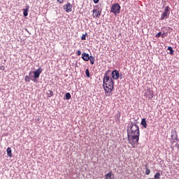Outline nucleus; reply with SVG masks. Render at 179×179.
I'll use <instances>...</instances> for the list:
<instances>
[{
    "label": "nucleus",
    "instance_id": "obj_1",
    "mask_svg": "<svg viewBox=\"0 0 179 179\" xmlns=\"http://www.w3.org/2000/svg\"><path fill=\"white\" fill-rule=\"evenodd\" d=\"M114 80L111 78H110V80L108 82H105V83L104 80H103V87L105 90L106 94L111 93L113 90H114Z\"/></svg>",
    "mask_w": 179,
    "mask_h": 179
},
{
    "label": "nucleus",
    "instance_id": "obj_2",
    "mask_svg": "<svg viewBox=\"0 0 179 179\" xmlns=\"http://www.w3.org/2000/svg\"><path fill=\"white\" fill-rule=\"evenodd\" d=\"M129 128L131 135H141V130L139 126L136 122L132 121L129 122Z\"/></svg>",
    "mask_w": 179,
    "mask_h": 179
},
{
    "label": "nucleus",
    "instance_id": "obj_3",
    "mask_svg": "<svg viewBox=\"0 0 179 179\" xmlns=\"http://www.w3.org/2000/svg\"><path fill=\"white\" fill-rule=\"evenodd\" d=\"M121 13V6H120V3H115L112 4L110 7V13H113L115 16H117V15L120 14Z\"/></svg>",
    "mask_w": 179,
    "mask_h": 179
},
{
    "label": "nucleus",
    "instance_id": "obj_4",
    "mask_svg": "<svg viewBox=\"0 0 179 179\" xmlns=\"http://www.w3.org/2000/svg\"><path fill=\"white\" fill-rule=\"evenodd\" d=\"M139 136H141V134L132 135L131 136L129 143L131 145L132 148H135V145H138L139 143Z\"/></svg>",
    "mask_w": 179,
    "mask_h": 179
},
{
    "label": "nucleus",
    "instance_id": "obj_5",
    "mask_svg": "<svg viewBox=\"0 0 179 179\" xmlns=\"http://www.w3.org/2000/svg\"><path fill=\"white\" fill-rule=\"evenodd\" d=\"M41 72H43V69L39 67L37 70L32 71L33 75V82L34 83H37L38 82V78H40V75H41Z\"/></svg>",
    "mask_w": 179,
    "mask_h": 179
},
{
    "label": "nucleus",
    "instance_id": "obj_6",
    "mask_svg": "<svg viewBox=\"0 0 179 179\" xmlns=\"http://www.w3.org/2000/svg\"><path fill=\"white\" fill-rule=\"evenodd\" d=\"M171 138L172 139V141H173V142H178V136L177 135V130H176V129H173L171 130Z\"/></svg>",
    "mask_w": 179,
    "mask_h": 179
},
{
    "label": "nucleus",
    "instance_id": "obj_7",
    "mask_svg": "<svg viewBox=\"0 0 179 179\" xmlns=\"http://www.w3.org/2000/svg\"><path fill=\"white\" fill-rule=\"evenodd\" d=\"M112 79L114 80H118L120 78V71L118 70H113L111 72Z\"/></svg>",
    "mask_w": 179,
    "mask_h": 179
},
{
    "label": "nucleus",
    "instance_id": "obj_8",
    "mask_svg": "<svg viewBox=\"0 0 179 179\" xmlns=\"http://www.w3.org/2000/svg\"><path fill=\"white\" fill-rule=\"evenodd\" d=\"M109 73H111V70H108L105 72L103 78V83H106V82H108V80H110V78L111 77H110Z\"/></svg>",
    "mask_w": 179,
    "mask_h": 179
},
{
    "label": "nucleus",
    "instance_id": "obj_9",
    "mask_svg": "<svg viewBox=\"0 0 179 179\" xmlns=\"http://www.w3.org/2000/svg\"><path fill=\"white\" fill-rule=\"evenodd\" d=\"M63 9L67 13L72 12V4H71V3H67L63 6Z\"/></svg>",
    "mask_w": 179,
    "mask_h": 179
},
{
    "label": "nucleus",
    "instance_id": "obj_10",
    "mask_svg": "<svg viewBox=\"0 0 179 179\" xmlns=\"http://www.w3.org/2000/svg\"><path fill=\"white\" fill-rule=\"evenodd\" d=\"M92 12H93V14H92L93 17H99V16H101V10H98L97 9H94Z\"/></svg>",
    "mask_w": 179,
    "mask_h": 179
},
{
    "label": "nucleus",
    "instance_id": "obj_11",
    "mask_svg": "<svg viewBox=\"0 0 179 179\" xmlns=\"http://www.w3.org/2000/svg\"><path fill=\"white\" fill-rule=\"evenodd\" d=\"M81 58L83 59V61H85V62H87V61L90 59V55L88 53L83 52L82 54Z\"/></svg>",
    "mask_w": 179,
    "mask_h": 179
},
{
    "label": "nucleus",
    "instance_id": "obj_12",
    "mask_svg": "<svg viewBox=\"0 0 179 179\" xmlns=\"http://www.w3.org/2000/svg\"><path fill=\"white\" fill-rule=\"evenodd\" d=\"M29 9H30L29 6H26L25 8L23 9V15L24 17H27V16L29 15Z\"/></svg>",
    "mask_w": 179,
    "mask_h": 179
},
{
    "label": "nucleus",
    "instance_id": "obj_13",
    "mask_svg": "<svg viewBox=\"0 0 179 179\" xmlns=\"http://www.w3.org/2000/svg\"><path fill=\"white\" fill-rule=\"evenodd\" d=\"M169 16H170L169 14H167V13L163 12V13L161 15L160 20H164V19H169Z\"/></svg>",
    "mask_w": 179,
    "mask_h": 179
},
{
    "label": "nucleus",
    "instance_id": "obj_14",
    "mask_svg": "<svg viewBox=\"0 0 179 179\" xmlns=\"http://www.w3.org/2000/svg\"><path fill=\"white\" fill-rule=\"evenodd\" d=\"M141 125H142L143 128H148V123H146V118H143L141 120Z\"/></svg>",
    "mask_w": 179,
    "mask_h": 179
},
{
    "label": "nucleus",
    "instance_id": "obj_15",
    "mask_svg": "<svg viewBox=\"0 0 179 179\" xmlns=\"http://www.w3.org/2000/svg\"><path fill=\"white\" fill-rule=\"evenodd\" d=\"M106 179H114V174H113L112 172H108V173L106 175Z\"/></svg>",
    "mask_w": 179,
    "mask_h": 179
},
{
    "label": "nucleus",
    "instance_id": "obj_16",
    "mask_svg": "<svg viewBox=\"0 0 179 179\" xmlns=\"http://www.w3.org/2000/svg\"><path fill=\"white\" fill-rule=\"evenodd\" d=\"M168 54H170V55H174V50H173V47L169 46L167 48Z\"/></svg>",
    "mask_w": 179,
    "mask_h": 179
},
{
    "label": "nucleus",
    "instance_id": "obj_17",
    "mask_svg": "<svg viewBox=\"0 0 179 179\" xmlns=\"http://www.w3.org/2000/svg\"><path fill=\"white\" fill-rule=\"evenodd\" d=\"M115 118L116 122H120V118H121V113L120 111H117V114L115 115Z\"/></svg>",
    "mask_w": 179,
    "mask_h": 179
},
{
    "label": "nucleus",
    "instance_id": "obj_18",
    "mask_svg": "<svg viewBox=\"0 0 179 179\" xmlns=\"http://www.w3.org/2000/svg\"><path fill=\"white\" fill-rule=\"evenodd\" d=\"M7 152V155L8 156V157H12L13 155H12V148H10V147H8L6 150Z\"/></svg>",
    "mask_w": 179,
    "mask_h": 179
},
{
    "label": "nucleus",
    "instance_id": "obj_19",
    "mask_svg": "<svg viewBox=\"0 0 179 179\" xmlns=\"http://www.w3.org/2000/svg\"><path fill=\"white\" fill-rule=\"evenodd\" d=\"M64 99H66V100H71V99H72V95H71V93L67 92L64 95Z\"/></svg>",
    "mask_w": 179,
    "mask_h": 179
},
{
    "label": "nucleus",
    "instance_id": "obj_20",
    "mask_svg": "<svg viewBox=\"0 0 179 179\" xmlns=\"http://www.w3.org/2000/svg\"><path fill=\"white\" fill-rule=\"evenodd\" d=\"M127 138H128V141H129L131 139V136H132V135H131L129 134V132H131V127H127Z\"/></svg>",
    "mask_w": 179,
    "mask_h": 179
},
{
    "label": "nucleus",
    "instance_id": "obj_21",
    "mask_svg": "<svg viewBox=\"0 0 179 179\" xmlns=\"http://www.w3.org/2000/svg\"><path fill=\"white\" fill-rule=\"evenodd\" d=\"M89 61H90L91 65H94V61H96V59L94 58V56L90 55Z\"/></svg>",
    "mask_w": 179,
    "mask_h": 179
},
{
    "label": "nucleus",
    "instance_id": "obj_22",
    "mask_svg": "<svg viewBox=\"0 0 179 179\" xmlns=\"http://www.w3.org/2000/svg\"><path fill=\"white\" fill-rule=\"evenodd\" d=\"M164 12L165 13H167L168 15H170V6H166L165 7V8H164Z\"/></svg>",
    "mask_w": 179,
    "mask_h": 179
},
{
    "label": "nucleus",
    "instance_id": "obj_23",
    "mask_svg": "<svg viewBox=\"0 0 179 179\" xmlns=\"http://www.w3.org/2000/svg\"><path fill=\"white\" fill-rule=\"evenodd\" d=\"M145 174L146 176H149V174H150V169L148 168V164H145Z\"/></svg>",
    "mask_w": 179,
    "mask_h": 179
},
{
    "label": "nucleus",
    "instance_id": "obj_24",
    "mask_svg": "<svg viewBox=\"0 0 179 179\" xmlns=\"http://www.w3.org/2000/svg\"><path fill=\"white\" fill-rule=\"evenodd\" d=\"M169 2V1L167 0H162V9H164L166 8V6H167V3Z\"/></svg>",
    "mask_w": 179,
    "mask_h": 179
},
{
    "label": "nucleus",
    "instance_id": "obj_25",
    "mask_svg": "<svg viewBox=\"0 0 179 179\" xmlns=\"http://www.w3.org/2000/svg\"><path fill=\"white\" fill-rule=\"evenodd\" d=\"M47 94L48 97H52V96H54V92H52V90H49Z\"/></svg>",
    "mask_w": 179,
    "mask_h": 179
},
{
    "label": "nucleus",
    "instance_id": "obj_26",
    "mask_svg": "<svg viewBox=\"0 0 179 179\" xmlns=\"http://www.w3.org/2000/svg\"><path fill=\"white\" fill-rule=\"evenodd\" d=\"M24 80H25V82H27L28 83H30V80H31L30 76H29V75H27L24 78Z\"/></svg>",
    "mask_w": 179,
    "mask_h": 179
},
{
    "label": "nucleus",
    "instance_id": "obj_27",
    "mask_svg": "<svg viewBox=\"0 0 179 179\" xmlns=\"http://www.w3.org/2000/svg\"><path fill=\"white\" fill-rule=\"evenodd\" d=\"M85 75H86L87 78H90V71H89V69H87L85 70Z\"/></svg>",
    "mask_w": 179,
    "mask_h": 179
},
{
    "label": "nucleus",
    "instance_id": "obj_28",
    "mask_svg": "<svg viewBox=\"0 0 179 179\" xmlns=\"http://www.w3.org/2000/svg\"><path fill=\"white\" fill-rule=\"evenodd\" d=\"M33 75H34L33 71H30L28 75L29 76V79H31L32 82H33Z\"/></svg>",
    "mask_w": 179,
    "mask_h": 179
},
{
    "label": "nucleus",
    "instance_id": "obj_29",
    "mask_svg": "<svg viewBox=\"0 0 179 179\" xmlns=\"http://www.w3.org/2000/svg\"><path fill=\"white\" fill-rule=\"evenodd\" d=\"M149 94L151 96V99H153L154 93L153 90H148Z\"/></svg>",
    "mask_w": 179,
    "mask_h": 179
},
{
    "label": "nucleus",
    "instance_id": "obj_30",
    "mask_svg": "<svg viewBox=\"0 0 179 179\" xmlns=\"http://www.w3.org/2000/svg\"><path fill=\"white\" fill-rule=\"evenodd\" d=\"M87 36V33H85V34H83L81 37V40H86V36Z\"/></svg>",
    "mask_w": 179,
    "mask_h": 179
},
{
    "label": "nucleus",
    "instance_id": "obj_31",
    "mask_svg": "<svg viewBox=\"0 0 179 179\" xmlns=\"http://www.w3.org/2000/svg\"><path fill=\"white\" fill-rule=\"evenodd\" d=\"M162 36V32H158L156 35H155V37L157 38H159V37H160Z\"/></svg>",
    "mask_w": 179,
    "mask_h": 179
},
{
    "label": "nucleus",
    "instance_id": "obj_32",
    "mask_svg": "<svg viewBox=\"0 0 179 179\" xmlns=\"http://www.w3.org/2000/svg\"><path fill=\"white\" fill-rule=\"evenodd\" d=\"M81 54H82V52L80 50H78L76 52V55H78V57H80V55H81Z\"/></svg>",
    "mask_w": 179,
    "mask_h": 179
},
{
    "label": "nucleus",
    "instance_id": "obj_33",
    "mask_svg": "<svg viewBox=\"0 0 179 179\" xmlns=\"http://www.w3.org/2000/svg\"><path fill=\"white\" fill-rule=\"evenodd\" d=\"M166 33H163V34H161V37H162V38H164L165 37H166Z\"/></svg>",
    "mask_w": 179,
    "mask_h": 179
},
{
    "label": "nucleus",
    "instance_id": "obj_34",
    "mask_svg": "<svg viewBox=\"0 0 179 179\" xmlns=\"http://www.w3.org/2000/svg\"><path fill=\"white\" fill-rule=\"evenodd\" d=\"M59 3H64V0H57Z\"/></svg>",
    "mask_w": 179,
    "mask_h": 179
},
{
    "label": "nucleus",
    "instance_id": "obj_35",
    "mask_svg": "<svg viewBox=\"0 0 179 179\" xmlns=\"http://www.w3.org/2000/svg\"><path fill=\"white\" fill-rule=\"evenodd\" d=\"M93 1H94V3H99V2L100 0H93Z\"/></svg>",
    "mask_w": 179,
    "mask_h": 179
},
{
    "label": "nucleus",
    "instance_id": "obj_36",
    "mask_svg": "<svg viewBox=\"0 0 179 179\" xmlns=\"http://www.w3.org/2000/svg\"><path fill=\"white\" fill-rule=\"evenodd\" d=\"M120 79H122V76H120L119 77Z\"/></svg>",
    "mask_w": 179,
    "mask_h": 179
},
{
    "label": "nucleus",
    "instance_id": "obj_37",
    "mask_svg": "<svg viewBox=\"0 0 179 179\" xmlns=\"http://www.w3.org/2000/svg\"><path fill=\"white\" fill-rule=\"evenodd\" d=\"M176 146H178V147H179V145H178V143H177V144L176 145Z\"/></svg>",
    "mask_w": 179,
    "mask_h": 179
},
{
    "label": "nucleus",
    "instance_id": "obj_38",
    "mask_svg": "<svg viewBox=\"0 0 179 179\" xmlns=\"http://www.w3.org/2000/svg\"><path fill=\"white\" fill-rule=\"evenodd\" d=\"M148 179H154L153 178H148Z\"/></svg>",
    "mask_w": 179,
    "mask_h": 179
},
{
    "label": "nucleus",
    "instance_id": "obj_39",
    "mask_svg": "<svg viewBox=\"0 0 179 179\" xmlns=\"http://www.w3.org/2000/svg\"><path fill=\"white\" fill-rule=\"evenodd\" d=\"M0 92H1V88H0Z\"/></svg>",
    "mask_w": 179,
    "mask_h": 179
}]
</instances>
